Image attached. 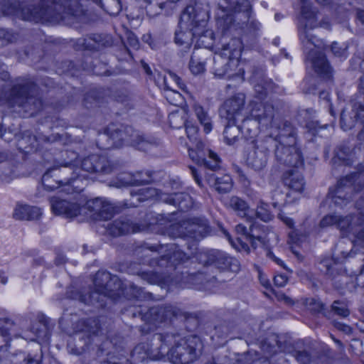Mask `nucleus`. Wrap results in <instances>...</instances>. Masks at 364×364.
<instances>
[{"instance_id": "1", "label": "nucleus", "mask_w": 364, "mask_h": 364, "mask_svg": "<svg viewBox=\"0 0 364 364\" xmlns=\"http://www.w3.org/2000/svg\"><path fill=\"white\" fill-rule=\"evenodd\" d=\"M301 4V18L298 25L299 38L306 55V60L314 68L316 73L323 77L331 76V67L326 55L319 49L323 42L311 31L317 27L330 28V23L327 19L318 21V12L308 2V0H299Z\"/></svg>"}, {"instance_id": "2", "label": "nucleus", "mask_w": 364, "mask_h": 364, "mask_svg": "<svg viewBox=\"0 0 364 364\" xmlns=\"http://www.w3.org/2000/svg\"><path fill=\"white\" fill-rule=\"evenodd\" d=\"M37 6L21 7L18 0H0V16H12L24 21L59 23L74 15L71 0H39Z\"/></svg>"}, {"instance_id": "3", "label": "nucleus", "mask_w": 364, "mask_h": 364, "mask_svg": "<svg viewBox=\"0 0 364 364\" xmlns=\"http://www.w3.org/2000/svg\"><path fill=\"white\" fill-rule=\"evenodd\" d=\"M250 0H219L216 26L222 35L244 32L253 36L259 31L260 23L250 20Z\"/></svg>"}, {"instance_id": "4", "label": "nucleus", "mask_w": 364, "mask_h": 364, "mask_svg": "<svg viewBox=\"0 0 364 364\" xmlns=\"http://www.w3.org/2000/svg\"><path fill=\"white\" fill-rule=\"evenodd\" d=\"M208 11L200 6H187L183 11L175 33V43L189 48L193 38H199L202 43L212 44L214 33L208 29Z\"/></svg>"}, {"instance_id": "5", "label": "nucleus", "mask_w": 364, "mask_h": 364, "mask_svg": "<svg viewBox=\"0 0 364 364\" xmlns=\"http://www.w3.org/2000/svg\"><path fill=\"white\" fill-rule=\"evenodd\" d=\"M156 343L163 342L161 347L164 358L166 356L173 364H190L202 354L203 343L199 337H182L173 332H163L155 337Z\"/></svg>"}, {"instance_id": "6", "label": "nucleus", "mask_w": 364, "mask_h": 364, "mask_svg": "<svg viewBox=\"0 0 364 364\" xmlns=\"http://www.w3.org/2000/svg\"><path fill=\"white\" fill-rule=\"evenodd\" d=\"M225 36L223 35L224 43L222 48L213 56V70L215 75L235 81V84L227 85L228 88H230L244 81L245 70L242 68H238V59L243 48V43L240 38L236 37L230 38L227 42Z\"/></svg>"}, {"instance_id": "7", "label": "nucleus", "mask_w": 364, "mask_h": 364, "mask_svg": "<svg viewBox=\"0 0 364 364\" xmlns=\"http://www.w3.org/2000/svg\"><path fill=\"white\" fill-rule=\"evenodd\" d=\"M272 126L274 129L266 141L274 142L277 161L289 166H301L303 158L299 149L296 146L295 128L288 121H282L278 124L273 121Z\"/></svg>"}, {"instance_id": "8", "label": "nucleus", "mask_w": 364, "mask_h": 364, "mask_svg": "<svg viewBox=\"0 0 364 364\" xmlns=\"http://www.w3.org/2000/svg\"><path fill=\"white\" fill-rule=\"evenodd\" d=\"M101 138L111 142L105 149L119 148L124 144H130L139 150L146 151L159 144L157 139L151 136H144L135 131L132 127L110 124Z\"/></svg>"}, {"instance_id": "9", "label": "nucleus", "mask_w": 364, "mask_h": 364, "mask_svg": "<svg viewBox=\"0 0 364 364\" xmlns=\"http://www.w3.org/2000/svg\"><path fill=\"white\" fill-rule=\"evenodd\" d=\"M136 254L141 257H148L153 253L161 255L158 259H151L147 260L149 264L151 267H165L169 270H176V266L188 260V257L181 251L176 244L162 245L144 243L136 250ZM144 262H146L143 258Z\"/></svg>"}, {"instance_id": "10", "label": "nucleus", "mask_w": 364, "mask_h": 364, "mask_svg": "<svg viewBox=\"0 0 364 364\" xmlns=\"http://www.w3.org/2000/svg\"><path fill=\"white\" fill-rule=\"evenodd\" d=\"M38 88L32 81L26 80L15 85L11 90V99L9 101L14 112L19 114L23 111L26 116H33L43 107V102L37 96Z\"/></svg>"}, {"instance_id": "11", "label": "nucleus", "mask_w": 364, "mask_h": 364, "mask_svg": "<svg viewBox=\"0 0 364 364\" xmlns=\"http://www.w3.org/2000/svg\"><path fill=\"white\" fill-rule=\"evenodd\" d=\"M65 155L68 156L70 160L66 161L64 166L75 167L76 169L73 171L75 173L77 169L80 168L88 173L109 174L114 169V165L105 155L92 154L80 160L77 159V155L74 151H66Z\"/></svg>"}, {"instance_id": "12", "label": "nucleus", "mask_w": 364, "mask_h": 364, "mask_svg": "<svg viewBox=\"0 0 364 364\" xmlns=\"http://www.w3.org/2000/svg\"><path fill=\"white\" fill-rule=\"evenodd\" d=\"M138 274L142 279L149 284H158L161 285L172 286L177 285L180 287H190L191 285H196L201 281L203 276L202 273L188 274L182 272L180 276L172 273L141 272Z\"/></svg>"}, {"instance_id": "13", "label": "nucleus", "mask_w": 364, "mask_h": 364, "mask_svg": "<svg viewBox=\"0 0 364 364\" xmlns=\"http://www.w3.org/2000/svg\"><path fill=\"white\" fill-rule=\"evenodd\" d=\"M64 171L58 168H51L46 172L42 176V185L44 188L48 191H54L61 186H66L65 189L68 193L71 191L80 192L82 191V186L80 183H82L81 176L75 172H73V176L70 178H61L60 174Z\"/></svg>"}, {"instance_id": "14", "label": "nucleus", "mask_w": 364, "mask_h": 364, "mask_svg": "<svg viewBox=\"0 0 364 364\" xmlns=\"http://www.w3.org/2000/svg\"><path fill=\"white\" fill-rule=\"evenodd\" d=\"M95 293L105 296L114 298L128 294L127 284H124L117 276L106 271H98L94 279Z\"/></svg>"}, {"instance_id": "15", "label": "nucleus", "mask_w": 364, "mask_h": 364, "mask_svg": "<svg viewBox=\"0 0 364 364\" xmlns=\"http://www.w3.org/2000/svg\"><path fill=\"white\" fill-rule=\"evenodd\" d=\"M364 199L360 198L356 202L358 214L356 215L341 216L336 223V228L343 235L352 234L359 240L364 239V209L363 203Z\"/></svg>"}, {"instance_id": "16", "label": "nucleus", "mask_w": 364, "mask_h": 364, "mask_svg": "<svg viewBox=\"0 0 364 364\" xmlns=\"http://www.w3.org/2000/svg\"><path fill=\"white\" fill-rule=\"evenodd\" d=\"M81 208L83 210L80 220L88 218L93 220H108L113 217L115 209L114 205L104 198L89 200Z\"/></svg>"}, {"instance_id": "17", "label": "nucleus", "mask_w": 364, "mask_h": 364, "mask_svg": "<svg viewBox=\"0 0 364 364\" xmlns=\"http://www.w3.org/2000/svg\"><path fill=\"white\" fill-rule=\"evenodd\" d=\"M205 227L192 220H186L171 224L167 230L168 235L173 238H191L198 240L203 237Z\"/></svg>"}, {"instance_id": "18", "label": "nucleus", "mask_w": 364, "mask_h": 364, "mask_svg": "<svg viewBox=\"0 0 364 364\" xmlns=\"http://www.w3.org/2000/svg\"><path fill=\"white\" fill-rule=\"evenodd\" d=\"M161 333H154L149 343H141L136 345L131 352V358L134 363H142L146 359L160 360L164 358V353H161V347L163 342L156 343L154 338Z\"/></svg>"}, {"instance_id": "19", "label": "nucleus", "mask_w": 364, "mask_h": 364, "mask_svg": "<svg viewBox=\"0 0 364 364\" xmlns=\"http://www.w3.org/2000/svg\"><path fill=\"white\" fill-rule=\"evenodd\" d=\"M173 316H174V311L171 306H154L145 313L143 312L141 307L139 306V309L137 311L132 313L133 317H141V319L146 324L153 327H156L158 325L170 319Z\"/></svg>"}, {"instance_id": "20", "label": "nucleus", "mask_w": 364, "mask_h": 364, "mask_svg": "<svg viewBox=\"0 0 364 364\" xmlns=\"http://www.w3.org/2000/svg\"><path fill=\"white\" fill-rule=\"evenodd\" d=\"M245 104V95L237 93L224 102L219 110L220 116L230 122L237 121L244 116Z\"/></svg>"}, {"instance_id": "21", "label": "nucleus", "mask_w": 364, "mask_h": 364, "mask_svg": "<svg viewBox=\"0 0 364 364\" xmlns=\"http://www.w3.org/2000/svg\"><path fill=\"white\" fill-rule=\"evenodd\" d=\"M205 266H214L222 271L236 272L240 269V263L234 257L224 252L212 250L206 255Z\"/></svg>"}, {"instance_id": "22", "label": "nucleus", "mask_w": 364, "mask_h": 364, "mask_svg": "<svg viewBox=\"0 0 364 364\" xmlns=\"http://www.w3.org/2000/svg\"><path fill=\"white\" fill-rule=\"evenodd\" d=\"M50 203L52 211L56 215H63L67 218L81 217L82 215L83 209L76 201L53 196L50 198Z\"/></svg>"}, {"instance_id": "23", "label": "nucleus", "mask_w": 364, "mask_h": 364, "mask_svg": "<svg viewBox=\"0 0 364 364\" xmlns=\"http://www.w3.org/2000/svg\"><path fill=\"white\" fill-rule=\"evenodd\" d=\"M240 334L238 325L233 321H218L210 331V337L213 341L219 342L228 338H235Z\"/></svg>"}, {"instance_id": "24", "label": "nucleus", "mask_w": 364, "mask_h": 364, "mask_svg": "<svg viewBox=\"0 0 364 364\" xmlns=\"http://www.w3.org/2000/svg\"><path fill=\"white\" fill-rule=\"evenodd\" d=\"M196 144L197 151L193 149L188 150V154L191 159L200 166H204L210 170H215L219 167L220 162L218 156L213 151L208 149V159L205 158V153L203 150L204 144L202 141H198Z\"/></svg>"}, {"instance_id": "25", "label": "nucleus", "mask_w": 364, "mask_h": 364, "mask_svg": "<svg viewBox=\"0 0 364 364\" xmlns=\"http://www.w3.org/2000/svg\"><path fill=\"white\" fill-rule=\"evenodd\" d=\"M143 226L133 223L126 217H122L109 223L107 228V232L109 235L114 237H118L130 233L140 232Z\"/></svg>"}, {"instance_id": "26", "label": "nucleus", "mask_w": 364, "mask_h": 364, "mask_svg": "<svg viewBox=\"0 0 364 364\" xmlns=\"http://www.w3.org/2000/svg\"><path fill=\"white\" fill-rule=\"evenodd\" d=\"M250 117L259 124L267 125L272 124L274 117V109L270 104L252 102L251 104Z\"/></svg>"}, {"instance_id": "27", "label": "nucleus", "mask_w": 364, "mask_h": 364, "mask_svg": "<svg viewBox=\"0 0 364 364\" xmlns=\"http://www.w3.org/2000/svg\"><path fill=\"white\" fill-rule=\"evenodd\" d=\"M277 346L281 351L291 355L300 364H311L316 355L315 350L310 346L296 349L287 343L282 345L280 341H277Z\"/></svg>"}, {"instance_id": "28", "label": "nucleus", "mask_w": 364, "mask_h": 364, "mask_svg": "<svg viewBox=\"0 0 364 364\" xmlns=\"http://www.w3.org/2000/svg\"><path fill=\"white\" fill-rule=\"evenodd\" d=\"M207 182L220 193H226L232 188V178L228 174L212 173L208 176Z\"/></svg>"}, {"instance_id": "29", "label": "nucleus", "mask_w": 364, "mask_h": 364, "mask_svg": "<svg viewBox=\"0 0 364 364\" xmlns=\"http://www.w3.org/2000/svg\"><path fill=\"white\" fill-rule=\"evenodd\" d=\"M42 213L39 208L26 204L17 203L13 213V217L18 220H38Z\"/></svg>"}, {"instance_id": "30", "label": "nucleus", "mask_w": 364, "mask_h": 364, "mask_svg": "<svg viewBox=\"0 0 364 364\" xmlns=\"http://www.w3.org/2000/svg\"><path fill=\"white\" fill-rule=\"evenodd\" d=\"M303 164L301 165V166ZM294 168L287 171L283 175L284 185L290 189L301 192L304 189V181L302 174L298 171V167L292 166ZM300 167V166H299Z\"/></svg>"}, {"instance_id": "31", "label": "nucleus", "mask_w": 364, "mask_h": 364, "mask_svg": "<svg viewBox=\"0 0 364 364\" xmlns=\"http://www.w3.org/2000/svg\"><path fill=\"white\" fill-rule=\"evenodd\" d=\"M164 201L176 207L181 211H187L193 206V200L189 194L186 193H174L166 195Z\"/></svg>"}, {"instance_id": "32", "label": "nucleus", "mask_w": 364, "mask_h": 364, "mask_svg": "<svg viewBox=\"0 0 364 364\" xmlns=\"http://www.w3.org/2000/svg\"><path fill=\"white\" fill-rule=\"evenodd\" d=\"M268 149L257 147L249 154L247 158L248 165L256 171L262 170L267 165L268 158Z\"/></svg>"}, {"instance_id": "33", "label": "nucleus", "mask_w": 364, "mask_h": 364, "mask_svg": "<svg viewBox=\"0 0 364 364\" xmlns=\"http://www.w3.org/2000/svg\"><path fill=\"white\" fill-rule=\"evenodd\" d=\"M250 223H252V221ZM257 228L258 225L255 223H251L249 229L242 224H238L235 227V231L237 234L245 236V237L250 241L252 246L256 248L257 246V241L262 245L264 244V237L259 233L256 234L255 232Z\"/></svg>"}, {"instance_id": "34", "label": "nucleus", "mask_w": 364, "mask_h": 364, "mask_svg": "<svg viewBox=\"0 0 364 364\" xmlns=\"http://www.w3.org/2000/svg\"><path fill=\"white\" fill-rule=\"evenodd\" d=\"M356 154V151L352 149L351 146L348 144H343L338 147L333 161L336 162L338 160L346 165H352L355 159L357 158Z\"/></svg>"}, {"instance_id": "35", "label": "nucleus", "mask_w": 364, "mask_h": 364, "mask_svg": "<svg viewBox=\"0 0 364 364\" xmlns=\"http://www.w3.org/2000/svg\"><path fill=\"white\" fill-rule=\"evenodd\" d=\"M230 206L239 216L246 218L249 222L252 220L253 215L250 213V207L243 199L232 196L230 200Z\"/></svg>"}, {"instance_id": "36", "label": "nucleus", "mask_w": 364, "mask_h": 364, "mask_svg": "<svg viewBox=\"0 0 364 364\" xmlns=\"http://www.w3.org/2000/svg\"><path fill=\"white\" fill-rule=\"evenodd\" d=\"M250 83L253 85L258 97L262 98L266 95L270 86V82H268L259 72L253 73L250 79Z\"/></svg>"}, {"instance_id": "37", "label": "nucleus", "mask_w": 364, "mask_h": 364, "mask_svg": "<svg viewBox=\"0 0 364 364\" xmlns=\"http://www.w3.org/2000/svg\"><path fill=\"white\" fill-rule=\"evenodd\" d=\"M195 115L203 126V131L208 134L213 129V122L208 112L200 105L195 103L193 106Z\"/></svg>"}, {"instance_id": "38", "label": "nucleus", "mask_w": 364, "mask_h": 364, "mask_svg": "<svg viewBox=\"0 0 364 364\" xmlns=\"http://www.w3.org/2000/svg\"><path fill=\"white\" fill-rule=\"evenodd\" d=\"M236 122L228 121V124L225 125L223 136L225 142L228 145H234L239 140L241 134L240 127L235 124Z\"/></svg>"}, {"instance_id": "39", "label": "nucleus", "mask_w": 364, "mask_h": 364, "mask_svg": "<svg viewBox=\"0 0 364 364\" xmlns=\"http://www.w3.org/2000/svg\"><path fill=\"white\" fill-rule=\"evenodd\" d=\"M31 331L36 338L41 341H48L50 336V329L44 319L33 322L31 326Z\"/></svg>"}, {"instance_id": "40", "label": "nucleus", "mask_w": 364, "mask_h": 364, "mask_svg": "<svg viewBox=\"0 0 364 364\" xmlns=\"http://www.w3.org/2000/svg\"><path fill=\"white\" fill-rule=\"evenodd\" d=\"M242 124L240 125L241 134L247 140L253 139L257 134L259 123L250 117L242 119Z\"/></svg>"}, {"instance_id": "41", "label": "nucleus", "mask_w": 364, "mask_h": 364, "mask_svg": "<svg viewBox=\"0 0 364 364\" xmlns=\"http://www.w3.org/2000/svg\"><path fill=\"white\" fill-rule=\"evenodd\" d=\"M14 325V321L8 318L0 319V351L6 348L10 341L9 331Z\"/></svg>"}, {"instance_id": "42", "label": "nucleus", "mask_w": 364, "mask_h": 364, "mask_svg": "<svg viewBox=\"0 0 364 364\" xmlns=\"http://www.w3.org/2000/svg\"><path fill=\"white\" fill-rule=\"evenodd\" d=\"M79 44L81 45L84 49L90 50H99L104 46L102 36L99 34H92L80 39Z\"/></svg>"}, {"instance_id": "43", "label": "nucleus", "mask_w": 364, "mask_h": 364, "mask_svg": "<svg viewBox=\"0 0 364 364\" xmlns=\"http://www.w3.org/2000/svg\"><path fill=\"white\" fill-rule=\"evenodd\" d=\"M352 184V176H348L343 178H341L338 182L337 185V188L336 190V193L333 197L334 201L336 203H339L338 201V199H342L344 200H348L350 198V196L343 195V188H348L349 189H351V187H350Z\"/></svg>"}, {"instance_id": "44", "label": "nucleus", "mask_w": 364, "mask_h": 364, "mask_svg": "<svg viewBox=\"0 0 364 364\" xmlns=\"http://www.w3.org/2000/svg\"><path fill=\"white\" fill-rule=\"evenodd\" d=\"M306 308L312 314H322L326 316L325 304L318 298H307L304 302Z\"/></svg>"}, {"instance_id": "45", "label": "nucleus", "mask_w": 364, "mask_h": 364, "mask_svg": "<svg viewBox=\"0 0 364 364\" xmlns=\"http://www.w3.org/2000/svg\"><path fill=\"white\" fill-rule=\"evenodd\" d=\"M18 148L26 152L37 149L36 139L35 136H31L29 132H26L23 136L18 140Z\"/></svg>"}, {"instance_id": "46", "label": "nucleus", "mask_w": 364, "mask_h": 364, "mask_svg": "<svg viewBox=\"0 0 364 364\" xmlns=\"http://www.w3.org/2000/svg\"><path fill=\"white\" fill-rule=\"evenodd\" d=\"M200 51L193 52L189 63V68L192 73L198 75L205 70V62L199 58Z\"/></svg>"}, {"instance_id": "47", "label": "nucleus", "mask_w": 364, "mask_h": 364, "mask_svg": "<svg viewBox=\"0 0 364 364\" xmlns=\"http://www.w3.org/2000/svg\"><path fill=\"white\" fill-rule=\"evenodd\" d=\"M254 215L255 216H253L252 220L255 217L256 218H258L265 223L272 220L273 218V215L269 210L268 204L263 202H261L257 206L255 212L254 213Z\"/></svg>"}, {"instance_id": "48", "label": "nucleus", "mask_w": 364, "mask_h": 364, "mask_svg": "<svg viewBox=\"0 0 364 364\" xmlns=\"http://www.w3.org/2000/svg\"><path fill=\"white\" fill-rule=\"evenodd\" d=\"M132 196L136 197L137 201L142 202L158 196L159 191L152 187H144L139 189L137 193Z\"/></svg>"}, {"instance_id": "49", "label": "nucleus", "mask_w": 364, "mask_h": 364, "mask_svg": "<svg viewBox=\"0 0 364 364\" xmlns=\"http://www.w3.org/2000/svg\"><path fill=\"white\" fill-rule=\"evenodd\" d=\"M152 181L151 172L139 171L132 175L129 183L132 186H141Z\"/></svg>"}, {"instance_id": "50", "label": "nucleus", "mask_w": 364, "mask_h": 364, "mask_svg": "<svg viewBox=\"0 0 364 364\" xmlns=\"http://www.w3.org/2000/svg\"><path fill=\"white\" fill-rule=\"evenodd\" d=\"M331 311L337 316L346 318L349 316L350 311L346 302L336 300L331 305Z\"/></svg>"}, {"instance_id": "51", "label": "nucleus", "mask_w": 364, "mask_h": 364, "mask_svg": "<svg viewBox=\"0 0 364 364\" xmlns=\"http://www.w3.org/2000/svg\"><path fill=\"white\" fill-rule=\"evenodd\" d=\"M206 364H243V363L235 355H233L232 357L225 355L213 358L212 362Z\"/></svg>"}, {"instance_id": "52", "label": "nucleus", "mask_w": 364, "mask_h": 364, "mask_svg": "<svg viewBox=\"0 0 364 364\" xmlns=\"http://www.w3.org/2000/svg\"><path fill=\"white\" fill-rule=\"evenodd\" d=\"M358 121V119L355 118V114H353V117L348 115L343 111L341 115V127L344 131H348L352 129L355 122Z\"/></svg>"}, {"instance_id": "53", "label": "nucleus", "mask_w": 364, "mask_h": 364, "mask_svg": "<svg viewBox=\"0 0 364 364\" xmlns=\"http://www.w3.org/2000/svg\"><path fill=\"white\" fill-rule=\"evenodd\" d=\"M129 290L130 291L131 295L134 298L138 299H148L151 295L150 293L144 292L142 288L138 287L136 285L134 284H129Z\"/></svg>"}, {"instance_id": "54", "label": "nucleus", "mask_w": 364, "mask_h": 364, "mask_svg": "<svg viewBox=\"0 0 364 364\" xmlns=\"http://www.w3.org/2000/svg\"><path fill=\"white\" fill-rule=\"evenodd\" d=\"M339 220V215L336 214H328L325 215L320 221L321 228H326L333 225L336 227V223Z\"/></svg>"}, {"instance_id": "55", "label": "nucleus", "mask_w": 364, "mask_h": 364, "mask_svg": "<svg viewBox=\"0 0 364 364\" xmlns=\"http://www.w3.org/2000/svg\"><path fill=\"white\" fill-rule=\"evenodd\" d=\"M186 126V132L188 138L197 144L198 141H200L198 139V128L196 125L192 124L191 122H187L185 124Z\"/></svg>"}, {"instance_id": "56", "label": "nucleus", "mask_w": 364, "mask_h": 364, "mask_svg": "<svg viewBox=\"0 0 364 364\" xmlns=\"http://www.w3.org/2000/svg\"><path fill=\"white\" fill-rule=\"evenodd\" d=\"M104 9L110 15H117L122 10V4L120 0H109Z\"/></svg>"}, {"instance_id": "57", "label": "nucleus", "mask_w": 364, "mask_h": 364, "mask_svg": "<svg viewBox=\"0 0 364 364\" xmlns=\"http://www.w3.org/2000/svg\"><path fill=\"white\" fill-rule=\"evenodd\" d=\"M87 329L85 331L88 332L90 334L98 335L100 331V326L97 321L95 319H89L87 321Z\"/></svg>"}, {"instance_id": "58", "label": "nucleus", "mask_w": 364, "mask_h": 364, "mask_svg": "<svg viewBox=\"0 0 364 364\" xmlns=\"http://www.w3.org/2000/svg\"><path fill=\"white\" fill-rule=\"evenodd\" d=\"M331 51L333 55L339 58H346L347 56V48L341 47L338 43L333 42L331 45Z\"/></svg>"}, {"instance_id": "59", "label": "nucleus", "mask_w": 364, "mask_h": 364, "mask_svg": "<svg viewBox=\"0 0 364 364\" xmlns=\"http://www.w3.org/2000/svg\"><path fill=\"white\" fill-rule=\"evenodd\" d=\"M16 39V35L9 30L0 28V40L11 43Z\"/></svg>"}, {"instance_id": "60", "label": "nucleus", "mask_w": 364, "mask_h": 364, "mask_svg": "<svg viewBox=\"0 0 364 364\" xmlns=\"http://www.w3.org/2000/svg\"><path fill=\"white\" fill-rule=\"evenodd\" d=\"M353 114H355V118L364 124V105L360 104H355L353 108Z\"/></svg>"}, {"instance_id": "61", "label": "nucleus", "mask_w": 364, "mask_h": 364, "mask_svg": "<svg viewBox=\"0 0 364 364\" xmlns=\"http://www.w3.org/2000/svg\"><path fill=\"white\" fill-rule=\"evenodd\" d=\"M333 326L336 329L345 333L346 334H350L352 333V328L347 324L339 321H334Z\"/></svg>"}, {"instance_id": "62", "label": "nucleus", "mask_w": 364, "mask_h": 364, "mask_svg": "<svg viewBox=\"0 0 364 364\" xmlns=\"http://www.w3.org/2000/svg\"><path fill=\"white\" fill-rule=\"evenodd\" d=\"M178 119H181L182 121V124H184V122L182 119V117L178 114V113H171L168 116V120L170 125L173 128H179L180 126H178L176 122Z\"/></svg>"}, {"instance_id": "63", "label": "nucleus", "mask_w": 364, "mask_h": 364, "mask_svg": "<svg viewBox=\"0 0 364 364\" xmlns=\"http://www.w3.org/2000/svg\"><path fill=\"white\" fill-rule=\"evenodd\" d=\"M287 277L284 274H278L274 277V282L275 285L279 287H284L287 282Z\"/></svg>"}, {"instance_id": "64", "label": "nucleus", "mask_w": 364, "mask_h": 364, "mask_svg": "<svg viewBox=\"0 0 364 364\" xmlns=\"http://www.w3.org/2000/svg\"><path fill=\"white\" fill-rule=\"evenodd\" d=\"M189 169H190V171L191 172V174H192L194 180L197 183V184L199 186H202V181H201V178H200V177L199 176L198 170L196 168H195L194 166H189Z\"/></svg>"}]
</instances>
